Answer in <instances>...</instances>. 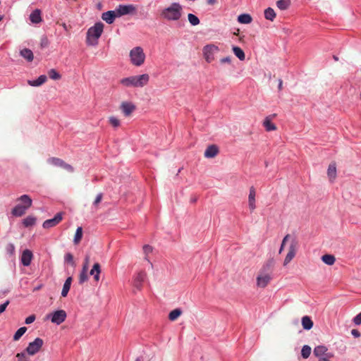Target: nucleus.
<instances>
[{
    "instance_id": "31",
    "label": "nucleus",
    "mask_w": 361,
    "mask_h": 361,
    "mask_svg": "<svg viewBox=\"0 0 361 361\" xmlns=\"http://www.w3.org/2000/svg\"><path fill=\"white\" fill-rule=\"evenodd\" d=\"M252 18L250 14L244 13L238 17V22L243 24H249L252 22Z\"/></svg>"
},
{
    "instance_id": "59",
    "label": "nucleus",
    "mask_w": 361,
    "mask_h": 361,
    "mask_svg": "<svg viewBox=\"0 0 361 361\" xmlns=\"http://www.w3.org/2000/svg\"><path fill=\"white\" fill-rule=\"evenodd\" d=\"M40 288H41V286H37V287L35 288L33 290H34V291H36V290H39Z\"/></svg>"
},
{
    "instance_id": "5",
    "label": "nucleus",
    "mask_w": 361,
    "mask_h": 361,
    "mask_svg": "<svg viewBox=\"0 0 361 361\" xmlns=\"http://www.w3.org/2000/svg\"><path fill=\"white\" fill-rule=\"evenodd\" d=\"M18 201L25 202V205L17 204L12 209L11 214L15 216H21L25 213L26 210L32 206V200L28 195H23L18 199Z\"/></svg>"
},
{
    "instance_id": "2",
    "label": "nucleus",
    "mask_w": 361,
    "mask_h": 361,
    "mask_svg": "<svg viewBox=\"0 0 361 361\" xmlns=\"http://www.w3.org/2000/svg\"><path fill=\"white\" fill-rule=\"evenodd\" d=\"M149 82V75L147 73L123 78L119 82L125 87H143Z\"/></svg>"
},
{
    "instance_id": "39",
    "label": "nucleus",
    "mask_w": 361,
    "mask_h": 361,
    "mask_svg": "<svg viewBox=\"0 0 361 361\" xmlns=\"http://www.w3.org/2000/svg\"><path fill=\"white\" fill-rule=\"evenodd\" d=\"M94 272H80L79 276V282L80 283H83L87 281L90 276L94 274Z\"/></svg>"
},
{
    "instance_id": "14",
    "label": "nucleus",
    "mask_w": 361,
    "mask_h": 361,
    "mask_svg": "<svg viewBox=\"0 0 361 361\" xmlns=\"http://www.w3.org/2000/svg\"><path fill=\"white\" fill-rule=\"evenodd\" d=\"M63 219L62 213H58L53 219L46 220L42 226L44 228H50L56 226Z\"/></svg>"
},
{
    "instance_id": "13",
    "label": "nucleus",
    "mask_w": 361,
    "mask_h": 361,
    "mask_svg": "<svg viewBox=\"0 0 361 361\" xmlns=\"http://www.w3.org/2000/svg\"><path fill=\"white\" fill-rule=\"evenodd\" d=\"M118 17L127 14L135 13L136 7L134 5H119L116 9Z\"/></svg>"
},
{
    "instance_id": "19",
    "label": "nucleus",
    "mask_w": 361,
    "mask_h": 361,
    "mask_svg": "<svg viewBox=\"0 0 361 361\" xmlns=\"http://www.w3.org/2000/svg\"><path fill=\"white\" fill-rule=\"evenodd\" d=\"M336 175H337V171H336V162H331L329 165V167L327 169V176H328L329 180L331 182H333L336 179Z\"/></svg>"
},
{
    "instance_id": "56",
    "label": "nucleus",
    "mask_w": 361,
    "mask_h": 361,
    "mask_svg": "<svg viewBox=\"0 0 361 361\" xmlns=\"http://www.w3.org/2000/svg\"><path fill=\"white\" fill-rule=\"evenodd\" d=\"M99 274L100 272H94V274L92 275L93 276V279L95 282L99 280Z\"/></svg>"
},
{
    "instance_id": "11",
    "label": "nucleus",
    "mask_w": 361,
    "mask_h": 361,
    "mask_svg": "<svg viewBox=\"0 0 361 361\" xmlns=\"http://www.w3.org/2000/svg\"><path fill=\"white\" fill-rule=\"evenodd\" d=\"M51 319L52 323L60 324L63 323L66 318V313L64 310H57L47 316Z\"/></svg>"
},
{
    "instance_id": "23",
    "label": "nucleus",
    "mask_w": 361,
    "mask_h": 361,
    "mask_svg": "<svg viewBox=\"0 0 361 361\" xmlns=\"http://www.w3.org/2000/svg\"><path fill=\"white\" fill-rule=\"evenodd\" d=\"M327 350L328 348L325 345H318L314 348L313 353L316 357H319L326 355Z\"/></svg>"
},
{
    "instance_id": "62",
    "label": "nucleus",
    "mask_w": 361,
    "mask_h": 361,
    "mask_svg": "<svg viewBox=\"0 0 361 361\" xmlns=\"http://www.w3.org/2000/svg\"><path fill=\"white\" fill-rule=\"evenodd\" d=\"M3 19V16H0V21Z\"/></svg>"
},
{
    "instance_id": "35",
    "label": "nucleus",
    "mask_w": 361,
    "mask_h": 361,
    "mask_svg": "<svg viewBox=\"0 0 361 361\" xmlns=\"http://www.w3.org/2000/svg\"><path fill=\"white\" fill-rule=\"evenodd\" d=\"M82 238V227H78L74 236L73 243L75 245L79 244Z\"/></svg>"
},
{
    "instance_id": "61",
    "label": "nucleus",
    "mask_w": 361,
    "mask_h": 361,
    "mask_svg": "<svg viewBox=\"0 0 361 361\" xmlns=\"http://www.w3.org/2000/svg\"><path fill=\"white\" fill-rule=\"evenodd\" d=\"M63 28H65V29L66 28V24H65V23H63Z\"/></svg>"
},
{
    "instance_id": "8",
    "label": "nucleus",
    "mask_w": 361,
    "mask_h": 361,
    "mask_svg": "<svg viewBox=\"0 0 361 361\" xmlns=\"http://www.w3.org/2000/svg\"><path fill=\"white\" fill-rule=\"evenodd\" d=\"M255 278L256 286L258 288H264L269 283L272 276L269 272H258Z\"/></svg>"
},
{
    "instance_id": "37",
    "label": "nucleus",
    "mask_w": 361,
    "mask_h": 361,
    "mask_svg": "<svg viewBox=\"0 0 361 361\" xmlns=\"http://www.w3.org/2000/svg\"><path fill=\"white\" fill-rule=\"evenodd\" d=\"M109 123L114 128H117L121 126V121L114 116L109 117Z\"/></svg>"
},
{
    "instance_id": "4",
    "label": "nucleus",
    "mask_w": 361,
    "mask_h": 361,
    "mask_svg": "<svg viewBox=\"0 0 361 361\" xmlns=\"http://www.w3.org/2000/svg\"><path fill=\"white\" fill-rule=\"evenodd\" d=\"M129 57L132 65L140 67L144 64L146 55L141 47H135L130 51Z\"/></svg>"
},
{
    "instance_id": "33",
    "label": "nucleus",
    "mask_w": 361,
    "mask_h": 361,
    "mask_svg": "<svg viewBox=\"0 0 361 361\" xmlns=\"http://www.w3.org/2000/svg\"><path fill=\"white\" fill-rule=\"evenodd\" d=\"M290 4V0H279L276 1V6L280 10H286Z\"/></svg>"
},
{
    "instance_id": "36",
    "label": "nucleus",
    "mask_w": 361,
    "mask_h": 361,
    "mask_svg": "<svg viewBox=\"0 0 361 361\" xmlns=\"http://www.w3.org/2000/svg\"><path fill=\"white\" fill-rule=\"evenodd\" d=\"M49 77L54 80H58L61 78V74L54 68H51L48 71Z\"/></svg>"
},
{
    "instance_id": "57",
    "label": "nucleus",
    "mask_w": 361,
    "mask_h": 361,
    "mask_svg": "<svg viewBox=\"0 0 361 361\" xmlns=\"http://www.w3.org/2000/svg\"><path fill=\"white\" fill-rule=\"evenodd\" d=\"M207 2L209 5H214L215 4H216L217 0H207Z\"/></svg>"
},
{
    "instance_id": "3",
    "label": "nucleus",
    "mask_w": 361,
    "mask_h": 361,
    "mask_svg": "<svg viewBox=\"0 0 361 361\" xmlns=\"http://www.w3.org/2000/svg\"><path fill=\"white\" fill-rule=\"evenodd\" d=\"M104 24L102 22L96 23L90 27L87 32L86 44L88 46H96L104 30Z\"/></svg>"
},
{
    "instance_id": "52",
    "label": "nucleus",
    "mask_w": 361,
    "mask_h": 361,
    "mask_svg": "<svg viewBox=\"0 0 361 361\" xmlns=\"http://www.w3.org/2000/svg\"><path fill=\"white\" fill-rule=\"evenodd\" d=\"M8 304H9V301L7 300L4 304H1L0 305V314L3 313L6 310V309L7 306L8 305Z\"/></svg>"
},
{
    "instance_id": "49",
    "label": "nucleus",
    "mask_w": 361,
    "mask_h": 361,
    "mask_svg": "<svg viewBox=\"0 0 361 361\" xmlns=\"http://www.w3.org/2000/svg\"><path fill=\"white\" fill-rule=\"evenodd\" d=\"M353 322L355 323V325L361 324V312L354 317Z\"/></svg>"
},
{
    "instance_id": "54",
    "label": "nucleus",
    "mask_w": 361,
    "mask_h": 361,
    "mask_svg": "<svg viewBox=\"0 0 361 361\" xmlns=\"http://www.w3.org/2000/svg\"><path fill=\"white\" fill-rule=\"evenodd\" d=\"M351 334L353 336H355V338H358L360 336V333L359 332L358 330L357 329H353L351 331Z\"/></svg>"
},
{
    "instance_id": "17",
    "label": "nucleus",
    "mask_w": 361,
    "mask_h": 361,
    "mask_svg": "<svg viewBox=\"0 0 361 361\" xmlns=\"http://www.w3.org/2000/svg\"><path fill=\"white\" fill-rule=\"evenodd\" d=\"M255 197L256 190L255 188L253 186H252L250 188L248 195V205L251 212L254 211L256 209Z\"/></svg>"
},
{
    "instance_id": "22",
    "label": "nucleus",
    "mask_w": 361,
    "mask_h": 361,
    "mask_svg": "<svg viewBox=\"0 0 361 361\" xmlns=\"http://www.w3.org/2000/svg\"><path fill=\"white\" fill-rule=\"evenodd\" d=\"M145 278V274L144 272H137L134 277V286L139 288L141 286L142 282L144 281Z\"/></svg>"
},
{
    "instance_id": "34",
    "label": "nucleus",
    "mask_w": 361,
    "mask_h": 361,
    "mask_svg": "<svg viewBox=\"0 0 361 361\" xmlns=\"http://www.w3.org/2000/svg\"><path fill=\"white\" fill-rule=\"evenodd\" d=\"M35 222L36 218L32 216H28L23 221V224L25 227L32 226L35 224Z\"/></svg>"
},
{
    "instance_id": "29",
    "label": "nucleus",
    "mask_w": 361,
    "mask_h": 361,
    "mask_svg": "<svg viewBox=\"0 0 361 361\" xmlns=\"http://www.w3.org/2000/svg\"><path fill=\"white\" fill-rule=\"evenodd\" d=\"M322 260L324 263L328 265H332L336 262V258L334 255L326 254L322 257Z\"/></svg>"
},
{
    "instance_id": "24",
    "label": "nucleus",
    "mask_w": 361,
    "mask_h": 361,
    "mask_svg": "<svg viewBox=\"0 0 361 361\" xmlns=\"http://www.w3.org/2000/svg\"><path fill=\"white\" fill-rule=\"evenodd\" d=\"M30 20L33 23H39L42 21L41 12L39 9L35 10L30 16Z\"/></svg>"
},
{
    "instance_id": "63",
    "label": "nucleus",
    "mask_w": 361,
    "mask_h": 361,
    "mask_svg": "<svg viewBox=\"0 0 361 361\" xmlns=\"http://www.w3.org/2000/svg\"><path fill=\"white\" fill-rule=\"evenodd\" d=\"M22 204V205H25V202H21V204Z\"/></svg>"
},
{
    "instance_id": "28",
    "label": "nucleus",
    "mask_w": 361,
    "mask_h": 361,
    "mask_svg": "<svg viewBox=\"0 0 361 361\" xmlns=\"http://www.w3.org/2000/svg\"><path fill=\"white\" fill-rule=\"evenodd\" d=\"M233 54L238 57L240 61H243L245 59V55L243 50L236 46H233L232 48Z\"/></svg>"
},
{
    "instance_id": "16",
    "label": "nucleus",
    "mask_w": 361,
    "mask_h": 361,
    "mask_svg": "<svg viewBox=\"0 0 361 361\" xmlns=\"http://www.w3.org/2000/svg\"><path fill=\"white\" fill-rule=\"evenodd\" d=\"M116 17H118L116 10L109 11L103 13L102 15V20L109 24L113 23Z\"/></svg>"
},
{
    "instance_id": "47",
    "label": "nucleus",
    "mask_w": 361,
    "mask_h": 361,
    "mask_svg": "<svg viewBox=\"0 0 361 361\" xmlns=\"http://www.w3.org/2000/svg\"><path fill=\"white\" fill-rule=\"evenodd\" d=\"M6 251L10 255H13L14 253V252H15V246L13 244H11V243L7 245V246H6Z\"/></svg>"
},
{
    "instance_id": "32",
    "label": "nucleus",
    "mask_w": 361,
    "mask_h": 361,
    "mask_svg": "<svg viewBox=\"0 0 361 361\" xmlns=\"http://www.w3.org/2000/svg\"><path fill=\"white\" fill-rule=\"evenodd\" d=\"M182 314V311L180 309H175L170 312L169 314V319L171 321H176L180 315Z\"/></svg>"
},
{
    "instance_id": "18",
    "label": "nucleus",
    "mask_w": 361,
    "mask_h": 361,
    "mask_svg": "<svg viewBox=\"0 0 361 361\" xmlns=\"http://www.w3.org/2000/svg\"><path fill=\"white\" fill-rule=\"evenodd\" d=\"M219 148L215 145H209L204 151V157L208 159L214 158L219 154Z\"/></svg>"
},
{
    "instance_id": "48",
    "label": "nucleus",
    "mask_w": 361,
    "mask_h": 361,
    "mask_svg": "<svg viewBox=\"0 0 361 361\" xmlns=\"http://www.w3.org/2000/svg\"><path fill=\"white\" fill-rule=\"evenodd\" d=\"M35 320V316L34 314H32L25 319V323L26 324H32V322H34Z\"/></svg>"
},
{
    "instance_id": "30",
    "label": "nucleus",
    "mask_w": 361,
    "mask_h": 361,
    "mask_svg": "<svg viewBox=\"0 0 361 361\" xmlns=\"http://www.w3.org/2000/svg\"><path fill=\"white\" fill-rule=\"evenodd\" d=\"M264 18L267 20L273 21L276 18V13L272 8H267L264 11Z\"/></svg>"
},
{
    "instance_id": "50",
    "label": "nucleus",
    "mask_w": 361,
    "mask_h": 361,
    "mask_svg": "<svg viewBox=\"0 0 361 361\" xmlns=\"http://www.w3.org/2000/svg\"><path fill=\"white\" fill-rule=\"evenodd\" d=\"M220 63L222 64L231 63V58L230 56L224 57L220 59Z\"/></svg>"
},
{
    "instance_id": "27",
    "label": "nucleus",
    "mask_w": 361,
    "mask_h": 361,
    "mask_svg": "<svg viewBox=\"0 0 361 361\" xmlns=\"http://www.w3.org/2000/svg\"><path fill=\"white\" fill-rule=\"evenodd\" d=\"M71 283H72V278L71 277L67 278V279L66 280V281L63 284V289L61 291L62 297L67 296L68 293L71 288Z\"/></svg>"
},
{
    "instance_id": "1",
    "label": "nucleus",
    "mask_w": 361,
    "mask_h": 361,
    "mask_svg": "<svg viewBox=\"0 0 361 361\" xmlns=\"http://www.w3.org/2000/svg\"><path fill=\"white\" fill-rule=\"evenodd\" d=\"M183 13V6L178 2H172L159 11L160 18L166 21H178Z\"/></svg>"
},
{
    "instance_id": "26",
    "label": "nucleus",
    "mask_w": 361,
    "mask_h": 361,
    "mask_svg": "<svg viewBox=\"0 0 361 361\" xmlns=\"http://www.w3.org/2000/svg\"><path fill=\"white\" fill-rule=\"evenodd\" d=\"M20 56L25 59L27 61H32L34 59L32 51L29 49H23L20 51Z\"/></svg>"
},
{
    "instance_id": "25",
    "label": "nucleus",
    "mask_w": 361,
    "mask_h": 361,
    "mask_svg": "<svg viewBox=\"0 0 361 361\" xmlns=\"http://www.w3.org/2000/svg\"><path fill=\"white\" fill-rule=\"evenodd\" d=\"M302 325L304 329L310 330L313 326V322L308 316H305L302 318Z\"/></svg>"
},
{
    "instance_id": "45",
    "label": "nucleus",
    "mask_w": 361,
    "mask_h": 361,
    "mask_svg": "<svg viewBox=\"0 0 361 361\" xmlns=\"http://www.w3.org/2000/svg\"><path fill=\"white\" fill-rule=\"evenodd\" d=\"M102 197H103V194L102 193H99L94 202H93V205L95 207H97L99 204L101 202V201L102 200Z\"/></svg>"
},
{
    "instance_id": "20",
    "label": "nucleus",
    "mask_w": 361,
    "mask_h": 361,
    "mask_svg": "<svg viewBox=\"0 0 361 361\" xmlns=\"http://www.w3.org/2000/svg\"><path fill=\"white\" fill-rule=\"evenodd\" d=\"M32 252L30 250H25L21 255V262L24 266H28L32 259Z\"/></svg>"
},
{
    "instance_id": "51",
    "label": "nucleus",
    "mask_w": 361,
    "mask_h": 361,
    "mask_svg": "<svg viewBox=\"0 0 361 361\" xmlns=\"http://www.w3.org/2000/svg\"><path fill=\"white\" fill-rule=\"evenodd\" d=\"M89 262L90 259L88 257L85 258V263L83 264L82 270V271H87L89 269Z\"/></svg>"
},
{
    "instance_id": "58",
    "label": "nucleus",
    "mask_w": 361,
    "mask_h": 361,
    "mask_svg": "<svg viewBox=\"0 0 361 361\" xmlns=\"http://www.w3.org/2000/svg\"><path fill=\"white\" fill-rule=\"evenodd\" d=\"M281 88H282V81L280 80L279 84V89L281 90Z\"/></svg>"
},
{
    "instance_id": "42",
    "label": "nucleus",
    "mask_w": 361,
    "mask_h": 361,
    "mask_svg": "<svg viewBox=\"0 0 361 361\" xmlns=\"http://www.w3.org/2000/svg\"><path fill=\"white\" fill-rule=\"evenodd\" d=\"M311 353V348L309 345H304L301 350L302 357L304 359H307L310 357Z\"/></svg>"
},
{
    "instance_id": "44",
    "label": "nucleus",
    "mask_w": 361,
    "mask_h": 361,
    "mask_svg": "<svg viewBox=\"0 0 361 361\" xmlns=\"http://www.w3.org/2000/svg\"><path fill=\"white\" fill-rule=\"evenodd\" d=\"M142 250H143L144 254L145 255L146 258L153 251L152 247L149 245H144L143 247H142Z\"/></svg>"
},
{
    "instance_id": "38",
    "label": "nucleus",
    "mask_w": 361,
    "mask_h": 361,
    "mask_svg": "<svg viewBox=\"0 0 361 361\" xmlns=\"http://www.w3.org/2000/svg\"><path fill=\"white\" fill-rule=\"evenodd\" d=\"M293 235H291L290 234H287L284 236V238L282 240L281 245L279 249V253L281 254L282 251L283 250L284 246L286 243H290L291 241V239Z\"/></svg>"
},
{
    "instance_id": "6",
    "label": "nucleus",
    "mask_w": 361,
    "mask_h": 361,
    "mask_svg": "<svg viewBox=\"0 0 361 361\" xmlns=\"http://www.w3.org/2000/svg\"><path fill=\"white\" fill-rule=\"evenodd\" d=\"M299 247V243L296 237L293 236L288 247V253L284 259V265L288 264L295 257Z\"/></svg>"
},
{
    "instance_id": "12",
    "label": "nucleus",
    "mask_w": 361,
    "mask_h": 361,
    "mask_svg": "<svg viewBox=\"0 0 361 361\" xmlns=\"http://www.w3.org/2000/svg\"><path fill=\"white\" fill-rule=\"evenodd\" d=\"M119 108L126 117L130 116L136 110L135 104L128 101L121 102Z\"/></svg>"
},
{
    "instance_id": "9",
    "label": "nucleus",
    "mask_w": 361,
    "mask_h": 361,
    "mask_svg": "<svg viewBox=\"0 0 361 361\" xmlns=\"http://www.w3.org/2000/svg\"><path fill=\"white\" fill-rule=\"evenodd\" d=\"M44 341L40 338H36L32 342H30L25 349V352L29 355H35L42 348Z\"/></svg>"
},
{
    "instance_id": "60",
    "label": "nucleus",
    "mask_w": 361,
    "mask_h": 361,
    "mask_svg": "<svg viewBox=\"0 0 361 361\" xmlns=\"http://www.w3.org/2000/svg\"><path fill=\"white\" fill-rule=\"evenodd\" d=\"M135 361H142V360L140 357H137Z\"/></svg>"
},
{
    "instance_id": "55",
    "label": "nucleus",
    "mask_w": 361,
    "mask_h": 361,
    "mask_svg": "<svg viewBox=\"0 0 361 361\" xmlns=\"http://www.w3.org/2000/svg\"><path fill=\"white\" fill-rule=\"evenodd\" d=\"M331 355H327V356H321L319 357L318 361H330L329 357H331Z\"/></svg>"
},
{
    "instance_id": "21",
    "label": "nucleus",
    "mask_w": 361,
    "mask_h": 361,
    "mask_svg": "<svg viewBox=\"0 0 361 361\" xmlns=\"http://www.w3.org/2000/svg\"><path fill=\"white\" fill-rule=\"evenodd\" d=\"M47 80V77L45 75H41L36 80H28L27 84L32 87H39L43 85Z\"/></svg>"
},
{
    "instance_id": "46",
    "label": "nucleus",
    "mask_w": 361,
    "mask_h": 361,
    "mask_svg": "<svg viewBox=\"0 0 361 361\" xmlns=\"http://www.w3.org/2000/svg\"><path fill=\"white\" fill-rule=\"evenodd\" d=\"M64 260H65V262H66V263L73 264V257L72 254H71V253L66 254V255L64 257Z\"/></svg>"
},
{
    "instance_id": "7",
    "label": "nucleus",
    "mask_w": 361,
    "mask_h": 361,
    "mask_svg": "<svg viewBox=\"0 0 361 361\" xmlns=\"http://www.w3.org/2000/svg\"><path fill=\"white\" fill-rule=\"evenodd\" d=\"M219 48L213 44H207L202 49L203 56L207 63H212L215 59V55L219 52Z\"/></svg>"
},
{
    "instance_id": "41",
    "label": "nucleus",
    "mask_w": 361,
    "mask_h": 361,
    "mask_svg": "<svg viewBox=\"0 0 361 361\" xmlns=\"http://www.w3.org/2000/svg\"><path fill=\"white\" fill-rule=\"evenodd\" d=\"M26 331L27 328L25 326L18 329L13 336V340L15 341H18L20 337L26 332Z\"/></svg>"
},
{
    "instance_id": "40",
    "label": "nucleus",
    "mask_w": 361,
    "mask_h": 361,
    "mask_svg": "<svg viewBox=\"0 0 361 361\" xmlns=\"http://www.w3.org/2000/svg\"><path fill=\"white\" fill-rule=\"evenodd\" d=\"M188 19L189 23L193 26H195V25H197L200 24L199 18L195 15H194L192 13H189L188 15Z\"/></svg>"
},
{
    "instance_id": "15",
    "label": "nucleus",
    "mask_w": 361,
    "mask_h": 361,
    "mask_svg": "<svg viewBox=\"0 0 361 361\" xmlns=\"http://www.w3.org/2000/svg\"><path fill=\"white\" fill-rule=\"evenodd\" d=\"M276 116V114H272L267 116L263 121V126L267 131H273L276 130V125L272 123V119Z\"/></svg>"
},
{
    "instance_id": "43",
    "label": "nucleus",
    "mask_w": 361,
    "mask_h": 361,
    "mask_svg": "<svg viewBox=\"0 0 361 361\" xmlns=\"http://www.w3.org/2000/svg\"><path fill=\"white\" fill-rule=\"evenodd\" d=\"M16 357L18 361H30L25 352H21L16 354Z\"/></svg>"
},
{
    "instance_id": "10",
    "label": "nucleus",
    "mask_w": 361,
    "mask_h": 361,
    "mask_svg": "<svg viewBox=\"0 0 361 361\" xmlns=\"http://www.w3.org/2000/svg\"><path fill=\"white\" fill-rule=\"evenodd\" d=\"M47 163L57 167L63 168L71 173L74 171V168L71 165L66 163L63 160L57 157L49 158L47 159Z\"/></svg>"
},
{
    "instance_id": "53",
    "label": "nucleus",
    "mask_w": 361,
    "mask_h": 361,
    "mask_svg": "<svg viewBox=\"0 0 361 361\" xmlns=\"http://www.w3.org/2000/svg\"><path fill=\"white\" fill-rule=\"evenodd\" d=\"M90 271H100V265L99 263L96 262L94 264L92 269Z\"/></svg>"
}]
</instances>
